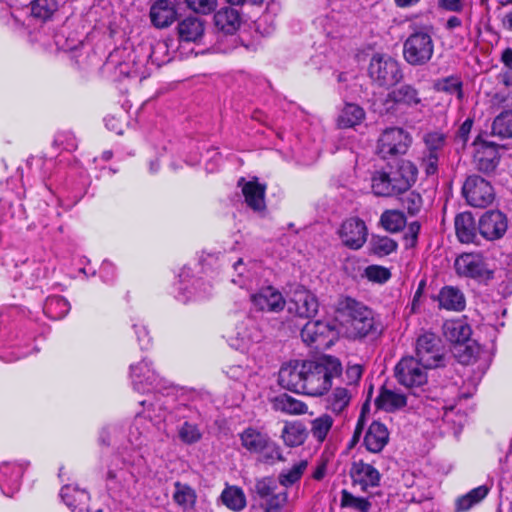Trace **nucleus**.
I'll return each instance as SVG.
<instances>
[{
  "mask_svg": "<svg viewBox=\"0 0 512 512\" xmlns=\"http://www.w3.org/2000/svg\"><path fill=\"white\" fill-rule=\"evenodd\" d=\"M375 403L381 410L395 412L408 405L409 396L399 390L383 387Z\"/></svg>",
  "mask_w": 512,
  "mask_h": 512,
  "instance_id": "a878e982",
  "label": "nucleus"
},
{
  "mask_svg": "<svg viewBox=\"0 0 512 512\" xmlns=\"http://www.w3.org/2000/svg\"><path fill=\"white\" fill-rule=\"evenodd\" d=\"M221 502L231 511H242L247 504L246 496L242 488L234 485H226L220 495Z\"/></svg>",
  "mask_w": 512,
  "mask_h": 512,
  "instance_id": "e433bc0d",
  "label": "nucleus"
},
{
  "mask_svg": "<svg viewBox=\"0 0 512 512\" xmlns=\"http://www.w3.org/2000/svg\"><path fill=\"white\" fill-rule=\"evenodd\" d=\"M239 437L242 447L251 454H256L259 462L274 464L276 461L284 460L280 446L267 433L248 427Z\"/></svg>",
  "mask_w": 512,
  "mask_h": 512,
  "instance_id": "39448f33",
  "label": "nucleus"
},
{
  "mask_svg": "<svg viewBox=\"0 0 512 512\" xmlns=\"http://www.w3.org/2000/svg\"><path fill=\"white\" fill-rule=\"evenodd\" d=\"M106 67L113 69L114 75L119 79L137 78L140 82L152 72L147 55H139L136 51L126 48L116 49L110 53Z\"/></svg>",
  "mask_w": 512,
  "mask_h": 512,
  "instance_id": "20e7f679",
  "label": "nucleus"
},
{
  "mask_svg": "<svg viewBox=\"0 0 512 512\" xmlns=\"http://www.w3.org/2000/svg\"><path fill=\"white\" fill-rule=\"evenodd\" d=\"M434 53V43L430 33L424 29L413 32L403 44V57L413 66L424 65Z\"/></svg>",
  "mask_w": 512,
  "mask_h": 512,
  "instance_id": "0eeeda50",
  "label": "nucleus"
},
{
  "mask_svg": "<svg viewBox=\"0 0 512 512\" xmlns=\"http://www.w3.org/2000/svg\"><path fill=\"white\" fill-rule=\"evenodd\" d=\"M423 141L426 147L425 152L440 155L446 144V137L440 132H429L424 135Z\"/></svg>",
  "mask_w": 512,
  "mask_h": 512,
  "instance_id": "864d4df0",
  "label": "nucleus"
},
{
  "mask_svg": "<svg viewBox=\"0 0 512 512\" xmlns=\"http://www.w3.org/2000/svg\"><path fill=\"white\" fill-rule=\"evenodd\" d=\"M492 134L503 139L512 137V111H504L494 119Z\"/></svg>",
  "mask_w": 512,
  "mask_h": 512,
  "instance_id": "09e8293b",
  "label": "nucleus"
},
{
  "mask_svg": "<svg viewBox=\"0 0 512 512\" xmlns=\"http://www.w3.org/2000/svg\"><path fill=\"white\" fill-rule=\"evenodd\" d=\"M133 387L139 392H148L158 384V376L146 359L130 366Z\"/></svg>",
  "mask_w": 512,
  "mask_h": 512,
  "instance_id": "5701e85b",
  "label": "nucleus"
},
{
  "mask_svg": "<svg viewBox=\"0 0 512 512\" xmlns=\"http://www.w3.org/2000/svg\"><path fill=\"white\" fill-rule=\"evenodd\" d=\"M179 39L184 42H200L205 33V21L195 16L181 20L177 26Z\"/></svg>",
  "mask_w": 512,
  "mask_h": 512,
  "instance_id": "cd10ccee",
  "label": "nucleus"
},
{
  "mask_svg": "<svg viewBox=\"0 0 512 512\" xmlns=\"http://www.w3.org/2000/svg\"><path fill=\"white\" fill-rule=\"evenodd\" d=\"M24 470V464L20 463L0 465V488L6 496L12 497L19 490Z\"/></svg>",
  "mask_w": 512,
  "mask_h": 512,
  "instance_id": "4be33fe9",
  "label": "nucleus"
},
{
  "mask_svg": "<svg viewBox=\"0 0 512 512\" xmlns=\"http://www.w3.org/2000/svg\"><path fill=\"white\" fill-rule=\"evenodd\" d=\"M416 359L430 369L444 364V347L441 339L432 332L418 336L415 345Z\"/></svg>",
  "mask_w": 512,
  "mask_h": 512,
  "instance_id": "9d476101",
  "label": "nucleus"
},
{
  "mask_svg": "<svg viewBox=\"0 0 512 512\" xmlns=\"http://www.w3.org/2000/svg\"><path fill=\"white\" fill-rule=\"evenodd\" d=\"M178 437L185 444L198 442L202 433L196 424L185 421L178 427Z\"/></svg>",
  "mask_w": 512,
  "mask_h": 512,
  "instance_id": "603ef678",
  "label": "nucleus"
},
{
  "mask_svg": "<svg viewBox=\"0 0 512 512\" xmlns=\"http://www.w3.org/2000/svg\"><path fill=\"white\" fill-rule=\"evenodd\" d=\"M458 275L480 280L493 277L485 258L481 254L465 253L456 258L454 263Z\"/></svg>",
  "mask_w": 512,
  "mask_h": 512,
  "instance_id": "2eb2a0df",
  "label": "nucleus"
},
{
  "mask_svg": "<svg viewBox=\"0 0 512 512\" xmlns=\"http://www.w3.org/2000/svg\"><path fill=\"white\" fill-rule=\"evenodd\" d=\"M364 109L355 103H346L338 116V126L340 128H353L360 125L365 119Z\"/></svg>",
  "mask_w": 512,
  "mask_h": 512,
  "instance_id": "c9c22d12",
  "label": "nucleus"
},
{
  "mask_svg": "<svg viewBox=\"0 0 512 512\" xmlns=\"http://www.w3.org/2000/svg\"><path fill=\"white\" fill-rule=\"evenodd\" d=\"M388 441L389 432L387 427L378 421H374L368 427L363 443L369 452L379 453L387 445Z\"/></svg>",
  "mask_w": 512,
  "mask_h": 512,
  "instance_id": "bb28decb",
  "label": "nucleus"
},
{
  "mask_svg": "<svg viewBox=\"0 0 512 512\" xmlns=\"http://www.w3.org/2000/svg\"><path fill=\"white\" fill-rule=\"evenodd\" d=\"M250 370L241 365H233L228 367L226 374L229 378L235 381H243L250 376Z\"/></svg>",
  "mask_w": 512,
  "mask_h": 512,
  "instance_id": "680f3d73",
  "label": "nucleus"
},
{
  "mask_svg": "<svg viewBox=\"0 0 512 512\" xmlns=\"http://www.w3.org/2000/svg\"><path fill=\"white\" fill-rule=\"evenodd\" d=\"M260 339L261 333L256 327L239 328L236 337L231 339L230 345L241 352H248L250 347Z\"/></svg>",
  "mask_w": 512,
  "mask_h": 512,
  "instance_id": "4c0bfd02",
  "label": "nucleus"
},
{
  "mask_svg": "<svg viewBox=\"0 0 512 512\" xmlns=\"http://www.w3.org/2000/svg\"><path fill=\"white\" fill-rule=\"evenodd\" d=\"M239 185H242V193L248 207L257 212L265 210V185L257 181L245 182L243 178L239 180Z\"/></svg>",
  "mask_w": 512,
  "mask_h": 512,
  "instance_id": "393cba45",
  "label": "nucleus"
},
{
  "mask_svg": "<svg viewBox=\"0 0 512 512\" xmlns=\"http://www.w3.org/2000/svg\"><path fill=\"white\" fill-rule=\"evenodd\" d=\"M381 226L388 232L396 233L406 225V217L399 210H385L380 216Z\"/></svg>",
  "mask_w": 512,
  "mask_h": 512,
  "instance_id": "37998d69",
  "label": "nucleus"
},
{
  "mask_svg": "<svg viewBox=\"0 0 512 512\" xmlns=\"http://www.w3.org/2000/svg\"><path fill=\"white\" fill-rule=\"evenodd\" d=\"M385 103H392L397 107L417 109L422 106V98L416 87L411 84H402L387 94Z\"/></svg>",
  "mask_w": 512,
  "mask_h": 512,
  "instance_id": "412c9836",
  "label": "nucleus"
},
{
  "mask_svg": "<svg viewBox=\"0 0 512 512\" xmlns=\"http://www.w3.org/2000/svg\"><path fill=\"white\" fill-rule=\"evenodd\" d=\"M462 81L457 76H449L439 80L435 87L438 91L455 94L458 100L463 98Z\"/></svg>",
  "mask_w": 512,
  "mask_h": 512,
  "instance_id": "3c124183",
  "label": "nucleus"
},
{
  "mask_svg": "<svg viewBox=\"0 0 512 512\" xmlns=\"http://www.w3.org/2000/svg\"><path fill=\"white\" fill-rule=\"evenodd\" d=\"M420 232V223L414 221L408 225L407 232L405 234L406 244L413 247L417 243L418 235Z\"/></svg>",
  "mask_w": 512,
  "mask_h": 512,
  "instance_id": "69168bd1",
  "label": "nucleus"
},
{
  "mask_svg": "<svg viewBox=\"0 0 512 512\" xmlns=\"http://www.w3.org/2000/svg\"><path fill=\"white\" fill-rule=\"evenodd\" d=\"M438 7L449 12L460 13L464 9V0H438Z\"/></svg>",
  "mask_w": 512,
  "mask_h": 512,
  "instance_id": "0e129e2a",
  "label": "nucleus"
},
{
  "mask_svg": "<svg viewBox=\"0 0 512 512\" xmlns=\"http://www.w3.org/2000/svg\"><path fill=\"white\" fill-rule=\"evenodd\" d=\"M187 7L197 14L208 15L218 4V0H185Z\"/></svg>",
  "mask_w": 512,
  "mask_h": 512,
  "instance_id": "6e6d98bb",
  "label": "nucleus"
},
{
  "mask_svg": "<svg viewBox=\"0 0 512 512\" xmlns=\"http://www.w3.org/2000/svg\"><path fill=\"white\" fill-rule=\"evenodd\" d=\"M368 74L379 87H391L403 78L400 63L389 55L375 54L370 60Z\"/></svg>",
  "mask_w": 512,
  "mask_h": 512,
  "instance_id": "423d86ee",
  "label": "nucleus"
},
{
  "mask_svg": "<svg viewBox=\"0 0 512 512\" xmlns=\"http://www.w3.org/2000/svg\"><path fill=\"white\" fill-rule=\"evenodd\" d=\"M430 369L413 356L403 357L395 366L397 381L410 389L420 388L427 383V370Z\"/></svg>",
  "mask_w": 512,
  "mask_h": 512,
  "instance_id": "9b49d317",
  "label": "nucleus"
},
{
  "mask_svg": "<svg viewBox=\"0 0 512 512\" xmlns=\"http://www.w3.org/2000/svg\"><path fill=\"white\" fill-rule=\"evenodd\" d=\"M212 285L204 280L197 279L192 284V291H188L189 296H178V299L182 302H187L190 299L201 301L209 298L212 295Z\"/></svg>",
  "mask_w": 512,
  "mask_h": 512,
  "instance_id": "8fccbe9b",
  "label": "nucleus"
},
{
  "mask_svg": "<svg viewBox=\"0 0 512 512\" xmlns=\"http://www.w3.org/2000/svg\"><path fill=\"white\" fill-rule=\"evenodd\" d=\"M61 498L64 503L73 512H88L87 503L89 501V494L76 486L65 485L61 489Z\"/></svg>",
  "mask_w": 512,
  "mask_h": 512,
  "instance_id": "7c9ffc66",
  "label": "nucleus"
},
{
  "mask_svg": "<svg viewBox=\"0 0 512 512\" xmlns=\"http://www.w3.org/2000/svg\"><path fill=\"white\" fill-rule=\"evenodd\" d=\"M173 499L183 510H187L194 507L197 495L195 490L189 485L176 482L174 484Z\"/></svg>",
  "mask_w": 512,
  "mask_h": 512,
  "instance_id": "79ce46f5",
  "label": "nucleus"
},
{
  "mask_svg": "<svg viewBox=\"0 0 512 512\" xmlns=\"http://www.w3.org/2000/svg\"><path fill=\"white\" fill-rule=\"evenodd\" d=\"M440 155L424 152L421 167L427 176L436 174Z\"/></svg>",
  "mask_w": 512,
  "mask_h": 512,
  "instance_id": "bf43d9fd",
  "label": "nucleus"
},
{
  "mask_svg": "<svg viewBox=\"0 0 512 512\" xmlns=\"http://www.w3.org/2000/svg\"><path fill=\"white\" fill-rule=\"evenodd\" d=\"M410 144V137L402 128L392 127L384 130L377 141V154L386 159L403 155Z\"/></svg>",
  "mask_w": 512,
  "mask_h": 512,
  "instance_id": "ddd939ff",
  "label": "nucleus"
},
{
  "mask_svg": "<svg viewBox=\"0 0 512 512\" xmlns=\"http://www.w3.org/2000/svg\"><path fill=\"white\" fill-rule=\"evenodd\" d=\"M402 206L408 211L410 215H416L420 212L423 204L422 197L415 191L406 193L401 198Z\"/></svg>",
  "mask_w": 512,
  "mask_h": 512,
  "instance_id": "5fc2aeb1",
  "label": "nucleus"
},
{
  "mask_svg": "<svg viewBox=\"0 0 512 512\" xmlns=\"http://www.w3.org/2000/svg\"><path fill=\"white\" fill-rule=\"evenodd\" d=\"M57 0H34L30 7V16L34 19L46 21L58 9Z\"/></svg>",
  "mask_w": 512,
  "mask_h": 512,
  "instance_id": "a18cd8bd",
  "label": "nucleus"
},
{
  "mask_svg": "<svg viewBox=\"0 0 512 512\" xmlns=\"http://www.w3.org/2000/svg\"><path fill=\"white\" fill-rule=\"evenodd\" d=\"M350 476L354 487L367 492L370 488L379 486L381 475L379 471L363 460L354 461L350 468Z\"/></svg>",
  "mask_w": 512,
  "mask_h": 512,
  "instance_id": "f3484780",
  "label": "nucleus"
},
{
  "mask_svg": "<svg viewBox=\"0 0 512 512\" xmlns=\"http://www.w3.org/2000/svg\"><path fill=\"white\" fill-rule=\"evenodd\" d=\"M363 374V367L359 364L348 365L345 375L349 385H355L359 382Z\"/></svg>",
  "mask_w": 512,
  "mask_h": 512,
  "instance_id": "e2e57ef3",
  "label": "nucleus"
},
{
  "mask_svg": "<svg viewBox=\"0 0 512 512\" xmlns=\"http://www.w3.org/2000/svg\"><path fill=\"white\" fill-rule=\"evenodd\" d=\"M475 146L473 157L475 168L486 174L494 172L500 160L497 147L487 142L475 143Z\"/></svg>",
  "mask_w": 512,
  "mask_h": 512,
  "instance_id": "aec40b11",
  "label": "nucleus"
},
{
  "mask_svg": "<svg viewBox=\"0 0 512 512\" xmlns=\"http://www.w3.org/2000/svg\"><path fill=\"white\" fill-rule=\"evenodd\" d=\"M418 169L409 160L376 171L372 176V191L377 196L389 197L406 192L417 179Z\"/></svg>",
  "mask_w": 512,
  "mask_h": 512,
  "instance_id": "7ed1b4c3",
  "label": "nucleus"
},
{
  "mask_svg": "<svg viewBox=\"0 0 512 512\" xmlns=\"http://www.w3.org/2000/svg\"><path fill=\"white\" fill-rule=\"evenodd\" d=\"M342 365L338 358L323 356L318 360L294 361L279 370V384L289 391L311 397L326 394L332 380L340 376Z\"/></svg>",
  "mask_w": 512,
  "mask_h": 512,
  "instance_id": "f257e3e1",
  "label": "nucleus"
},
{
  "mask_svg": "<svg viewBox=\"0 0 512 512\" xmlns=\"http://www.w3.org/2000/svg\"><path fill=\"white\" fill-rule=\"evenodd\" d=\"M135 332L138 337L141 348H147L150 344L151 338L145 326L134 325Z\"/></svg>",
  "mask_w": 512,
  "mask_h": 512,
  "instance_id": "774afa93",
  "label": "nucleus"
},
{
  "mask_svg": "<svg viewBox=\"0 0 512 512\" xmlns=\"http://www.w3.org/2000/svg\"><path fill=\"white\" fill-rule=\"evenodd\" d=\"M443 333L448 341L458 346V356L462 363H469L476 358L478 349L468 344L472 331L467 323L462 320L447 321Z\"/></svg>",
  "mask_w": 512,
  "mask_h": 512,
  "instance_id": "1a4fd4ad",
  "label": "nucleus"
},
{
  "mask_svg": "<svg viewBox=\"0 0 512 512\" xmlns=\"http://www.w3.org/2000/svg\"><path fill=\"white\" fill-rule=\"evenodd\" d=\"M339 236L346 247L358 250L367 240L368 229L363 220L358 217H351L342 223Z\"/></svg>",
  "mask_w": 512,
  "mask_h": 512,
  "instance_id": "dca6fc26",
  "label": "nucleus"
},
{
  "mask_svg": "<svg viewBox=\"0 0 512 512\" xmlns=\"http://www.w3.org/2000/svg\"><path fill=\"white\" fill-rule=\"evenodd\" d=\"M308 467L307 460H300L290 468L282 470L276 480L284 488H289L300 481Z\"/></svg>",
  "mask_w": 512,
  "mask_h": 512,
  "instance_id": "58836bf2",
  "label": "nucleus"
},
{
  "mask_svg": "<svg viewBox=\"0 0 512 512\" xmlns=\"http://www.w3.org/2000/svg\"><path fill=\"white\" fill-rule=\"evenodd\" d=\"M352 400V392L345 387L334 388L325 400V408L335 415H343Z\"/></svg>",
  "mask_w": 512,
  "mask_h": 512,
  "instance_id": "2f4dec72",
  "label": "nucleus"
},
{
  "mask_svg": "<svg viewBox=\"0 0 512 512\" xmlns=\"http://www.w3.org/2000/svg\"><path fill=\"white\" fill-rule=\"evenodd\" d=\"M271 404L273 410L289 415H301L308 410V406L304 402L287 394L273 398Z\"/></svg>",
  "mask_w": 512,
  "mask_h": 512,
  "instance_id": "f704fd0d",
  "label": "nucleus"
},
{
  "mask_svg": "<svg viewBox=\"0 0 512 512\" xmlns=\"http://www.w3.org/2000/svg\"><path fill=\"white\" fill-rule=\"evenodd\" d=\"M472 126H473V119L467 118L461 124V126L459 127V129L457 131L456 139L458 141H461L463 145L467 142V140L469 138V134L471 132Z\"/></svg>",
  "mask_w": 512,
  "mask_h": 512,
  "instance_id": "338daca9",
  "label": "nucleus"
},
{
  "mask_svg": "<svg viewBox=\"0 0 512 512\" xmlns=\"http://www.w3.org/2000/svg\"><path fill=\"white\" fill-rule=\"evenodd\" d=\"M365 275L370 281L378 283L386 282L391 276L388 269L377 265L368 266L365 269Z\"/></svg>",
  "mask_w": 512,
  "mask_h": 512,
  "instance_id": "4d7b16f0",
  "label": "nucleus"
},
{
  "mask_svg": "<svg viewBox=\"0 0 512 512\" xmlns=\"http://www.w3.org/2000/svg\"><path fill=\"white\" fill-rule=\"evenodd\" d=\"M69 310L70 304L62 296L48 297L43 306L44 313L53 320L62 319Z\"/></svg>",
  "mask_w": 512,
  "mask_h": 512,
  "instance_id": "ea45409f",
  "label": "nucleus"
},
{
  "mask_svg": "<svg viewBox=\"0 0 512 512\" xmlns=\"http://www.w3.org/2000/svg\"><path fill=\"white\" fill-rule=\"evenodd\" d=\"M177 16L174 5L168 0H159L150 8V19L157 28H166L170 26Z\"/></svg>",
  "mask_w": 512,
  "mask_h": 512,
  "instance_id": "c85d7f7f",
  "label": "nucleus"
},
{
  "mask_svg": "<svg viewBox=\"0 0 512 512\" xmlns=\"http://www.w3.org/2000/svg\"><path fill=\"white\" fill-rule=\"evenodd\" d=\"M488 492L489 488L486 485L472 489L457 500V510L461 512L469 510L473 505L482 501L487 496Z\"/></svg>",
  "mask_w": 512,
  "mask_h": 512,
  "instance_id": "49530a36",
  "label": "nucleus"
},
{
  "mask_svg": "<svg viewBox=\"0 0 512 512\" xmlns=\"http://www.w3.org/2000/svg\"><path fill=\"white\" fill-rule=\"evenodd\" d=\"M288 297L289 313L300 318H312L317 314L319 309L318 299L303 286L297 285L292 288Z\"/></svg>",
  "mask_w": 512,
  "mask_h": 512,
  "instance_id": "4468645a",
  "label": "nucleus"
},
{
  "mask_svg": "<svg viewBox=\"0 0 512 512\" xmlns=\"http://www.w3.org/2000/svg\"><path fill=\"white\" fill-rule=\"evenodd\" d=\"M330 333L331 327L327 322L309 321L302 328L301 337L306 344L314 345L318 349L325 344Z\"/></svg>",
  "mask_w": 512,
  "mask_h": 512,
  "instance_id": "b1692460",
  "label": "nucleus"
},
{
  "mask_svg": "<svg viewBox=\"0 0 512 512\" xmlns=\"http://www.w3.org/2000/svg\"><path fill=\"white\" fill-rule=\"evenodd\" d=\"M250 300L253 307L262 312H280L286 304L281 292L272 286L261 288L258 292L251 294Z\"/></svg>",
  "mask_w": 512,
  "mask_h": 512,
  "instance_id": "6ab92c4d",
  "label": "nucleus"
},
{
  "mask_svg": "<svg viewBox=\"0 0 512 512\" xmlns=\"http://www.w3.org/2000/svg\"><path fill=\"white\" fill-rule=\"evenodd\" d=\"M342 504L354 507L361 512H367L370 508V503L366 499L355 497L345 490L342 492Z\"/></svg>",
  "mask_w": 512,
  "mask_h": 512,
  "instance_id": "13d9d810",
  "label": "nucleus"
},
{
  "mask_svg": "<svg viewBox=\"0 0 512 512\" xmlns=\"http://www.w3.org/2000/svg\"><path fill=\"white\" fill-rule=\"evenodd\" d=\"M215 26L225 34H233L240 26V16L236 9L224 7L214 15Z\"/></svg>",
  "mask_w": 512,
  "mask_h": 512,
  "instance_id": "72a5a7b5",
  "label": "nucleus"
},
{
  "mask_svg": "<svg viewBox=\"0 0 512 512\" xmlns=\"http://www.w3.org/2000/svg\"><path fill=\"white\" fill-rule=\"evenodd\" d=\"M439 307L450 311H462L465 308V297L460 289L453 286L443 287L437 296Z\"/></svg>",
  "mask_w": 512,
  "mask_h": 512,
  "instance_id": "473e14b6",
  "label": "nucleus"
},
{
  "mask_svg": "<svg viewBox=\"0 0 512 512\" xmlns=\"http://www.w3.org/2000/svg\"><path fill=\"white\" fill-rule=\"evenodd\" d=\"M456 236L461 243H474L477 239V231L474 217L470 212H463L455 217Z\"/></svg>",
  "mask_w": 512,
  "mask_h": 512,
  "instance_id": "c756f323",
  "label": "nucleus"
},
{
  "mask_svg": "<svg viewBox=\"0 0 512 512\" xmlns=\"http://www.w3.org/2000/svg\"><path fill=\"white\" fill-rule=\"evenodd\" d=\"M252 492L261 500L265 512H282L288 501L286 490H278L276 479L270 476L255 480Z\"/></svg>",
  "mask_w": 512,
  "mask_h": 512,
  "instance_id": "6e6552de",
  "label": "nucleus"
},
{
  "mask_svg": "<svg viewBox=\"0 0 512 512\" xmlns=\"http://www.w3.org/2000/svg\"><path fill=\"white\" fill-rule=\"evenodd\" d=\"M462 194L470 206L485 208L490 205L495 193L490 182L478 175H470L462 186Z\"/></svg>",
  "mask_w": 512,
  "mask_h": 512,
  "instance_id": "f8f14e48",
  "label": "nucleus"
},
{
  "mask_svg": "<svg viewBox=\"0 0 512 512\" xmlns=\"http://www.w3.org/2000/svg\"><path fill=\"white\" fill-rule=\"evenodd\" d=\"M340 324L348 338L361 340L367 337L379 338L384 332V325L375 313L363 303L347 297L337 309Z\"/></svg>",
  "mask_w": 512,
  "mask_h": 512,
  "instance_id": "f03ea898",
  "label": "nucleus"
},
{
  "mask_svg": "<svg viewBox=\"0 0 512 512\" xmlns=\"http://www.w3.org/2000/svg\"><path fill=\"white\" fill-rule=\"evenodd\" d=\"M508 228V221L501 211L485 212L479 220V233L487 240L500 239Z\"/></svg>",
  "mask_w": 512,
  "mask_h": 512,
  "instance_id": "a211bd4d",
  "label": "nucleus"
},
{
  "mask_svg": "<svg viewBox=\"0 0 512 512\" xmlns=\"http://www.w3.org/2000/svg\"><path fill=\"white\" fill-rule=\"evenodd\" d=\"M281 438L285 445L296 447L304 443L306 431L301 423H287L281 433Z\"/></svg>",
  "mask_w": 512,
  "mask_h": 512,
  "instance_id": "a19ab883",
  "label": "nucleus"
},
{
  "mask_svg": "<svg viewBox=\"0 0 512 512\" xmlns=\"http://www.w3.org/2000/svg\"><path fill=\"white\" fill-rule=\"evenodd\" d=\"M501 60L507 69L503 74V82L505 85H512V49L506 48L502 52Z\"/></svg>",
  "mask_w": 512,
  "mask_h": 512,
  "instance_id": "052dcab7",
  "label": "nucleus"
},
{
  "mask_svg": "<svg viewBox=\"0 0 512 512\" xmlns=\"http://www.w3.org/2000/svg\"><path fill=\"white\" fill-rule=\"evenodd\" d=\"M334 420L331 415L324 413L311 421L310 432L312 437L322 443L326 440L328 433L333 426Z\"/></svg>",
  "mask_w": 512,
  "mask_h": 512,
  "instance_id": "c03bdc74",
  "label": "nucleus"
},
{
  "mask_svg": "<svg viewBox=\"0 0 512 512\" xmlns=\"http://www.w3.org/2000/svg\"><path fill=\"white\" fill-rule=\"evenodd\" d=\"M397 242L388 236H372L369 247L370 252L379 257L387 256L397 249Z\"/></svg>",
  "mask_w": 512,
  "mask_h": 512,
  "instance_id": "de8ad7c7",
  "label": "nucleus"
}]
</instances>
